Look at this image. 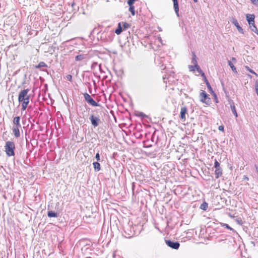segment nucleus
<instances>
[{"label":"nucleus","instance_id":"1","mask_svg":"<svg viewBox=\"0 0 258 258\" xmlns=\"http://www.w3.org/2000/svg\"><path fill=\"white\" fill-rule=\"evenodd\" d=\"M15 148V144L14 142L9 141L6 142L5 149L8 156L10 157L15 155L14 150Z\"/></svg>","mask_w":258,"mask_h":258},{"label":"nucleus","instance_id":"2","mask_svg":"<svg viewBox=\"0 0 258 258\" xmlns=\"http://www.w3.org/2000/svg\"><path fill=\"white\" fill-rule=\"evenodd\" d=\"M89 119L94 128L98 126L101 122L100 117L99 116H95L94 114L90 115Z\"/></svg>","mask_w":258,"mask_h":258},{"label":"nucleus","instance_id":"3","mask_svg":"<svg viewBox=\"0 0 258 258\" xmlns=\"http://www.w3.org/2000/svg\"><path fill=\"white\" fill-rule=\"evenodd\" d=\"M201 101L206 104H209L210 102V98L209 95L204 91H202L200 93Z\"/></svg>","mask_w":258,"mask_h":258},{"label":"nucleus","instance_id":"4","mask_svg":"<svg viewBox=\"0 0 258 258\" xmlns=\"http://www.w3.org/2000/svg\"><path fill=\"white\" fill-rule=\"evenodd\" d=\"M29 91V89H24L22 90L19 94L18 96V101L19 102H21L24 99L26 98L27 97H30L28 95V93Z\"/></svg>","mask_w":258,"mask_h":258},{"label":"nucleus","instance_id":"5","mask_svg":"<svg viewBox=\"0 0 258 258\" xmlns=\"http://www.w3.org/2000/svg\"><path fill=\"white\" fill-rule=\"evenodd\" d=\"M166 244L170 247L174 249H177L180 246V244L177 241H171L169 240H166Z\"/></svg>","mask_w":258,"mask_h":258},{"label":"nucleus","instance_id":"6","mask_svg":"<svg viewBox=\"0 0 258 258\" xmlns=\"http://www.w3.org/2000/svg\"><path fill=\"white\" fill-rule=\"evenodd\" d=\"M124 232L126 234V237H131L134 234V231L132 230V228L130 225L124 227Z\"/></svg>","mask_w":258,"mask_h":258},{"label":"nucleus","instance_id":"7","mask_svg":"<svg viewBox=\"0 0 258 258\" xmlns=\"http://www.w3.org/2000/svg\"><path fill=\"white\" fill-rule=\"evenodd\" d=\"M228 102L233 114L236 117H237L238 116V114L236 110L234 101L231 99H229L228 100Z\"/></svg>","mask_w":258,"mask_h":258},{"label":"nucleus","instance_id":"8","mask_svg":"<svg viewBox=\"0 0 258 258\" xmlns=\"http://www.w3.org/2000/svg\"><path fill=\"white\" fill-rule=\"evenodd\" d=\"M29 98L30 97H27L26 98L24 99V100H23L21 102H22V110L23 111L26 110V108L27 107V106L29 103Z\"/></svg>","mask_w":258,"mask_h":258},{"label":"nucleus","instance_id":"9","mask_svg":"<svg viewBox=\"0 0 258 258\" xmlns=\"http://www.w3.org/2000/svg\"><path fill=\"white\" fill-rule=\"evenodd\" d=\"M255 18V16L254 15H246V19L249 24V26H251V24H253L254 22V20Z\"/></svg>","mask_w":258,"mask_h":258},{"label":"nucleus","instance_id":"10","mask_svg":"<svg viewBox=\"0 0 258 258\" xmlns=\"http://www.w3.org/2000/svg\"><path fill=\"white\" fill-rule=\"evenodd\" d=\"M173 2V7L177 17H179V7L177 0H172Z\"/></svg>","mask_w":258,"mask_h":258},{"label":"nucleus","instance_id":"11","mask_svg":"<svg viewBox=\"0 0 258 258\" xmlns=\"http://www.w3.org/2000/svg\"><path fill=\"white\" fill-rule=\"evenodd\" d=\"M187 112V109L185 107H183L181 108L180 113V117L181 119H185V114Z\"/></svg>","mask_w":258,"mask_h":258},{"label":"nucleus","instance_id":"12","mask_svg":"<svg viewBox=\"0 0 258 258\" xmlns=\"http://www.w3.org/2000/svg\"><path fill=\"white\" fill-rule=\"evenodd\" d=\"M232 23L235 26V27L237 28L238 31L240 33L243 34V30L242 28L240 26V25H239V24L236 20L234 19L232 21Z\"/></svg>","mask_w":258,"mask_h":258},{"label":"nucleus","instance_id":"13","mask_svg":"<svg viewBox=\"0 0 258 258\" xmlns=\"http://www.w3.org/2000/svg\"><path fill=\"white\" fill-rule=\"evenodd\" d=\"M20 127L18 126H14L13 128V132L14 134V136L16 138H19L20 136L19 128Z\"/></svg>","mask_w":258,"mask_h":258},{"label":"nucleus","instance_id":"14","mask_svg":"<svg viewBox=\"0 0 258 258\" xmlns=\"http://www.w3.org/2000/svg\"><path fill=\"white\" fill-rule=\"evenodd\" d=\"M87 55L85 54H80L75 57L76 61H81L87 58Z\"/></svg>","mask_w":258,"mask_h":258},{"label":"nucleus","instance_id":"15","mask_svg":"<svg viewBox=\"0 0 258 258\" xmlns=\"http://www.w3.org/2000/svg\"><path fill=\"white\" fill-rule=\"evenodd\" d=\"M20 116H16L14 118L13 123L15 125L14 126H18V127L21 126V124L20 123Z\"/></svg>","mask_w":258,"mask_h":258},{"label":"nucleus","instance_id":"16","mask_svg":"<svg viewBox=\"0 0 258 258\" xmlns=\"http://www.w3.org/2000/svg\"><path fill=\"white\" fill-rule=\"evenodd\" d=\"M215 177L216 178H219L222 174V170L221 167L216 168L215 171Z\"/></svg>","mask_w":258,"mask_h":258},{"label":"nucleus","instance_id":"17","mask_svg":"<svg viewBox=\"0 0 258 258\" xmlns=\"http://www.w3.org/2000/svg\"><path fill=\"white\" fill-rule=\"evenodd\" d=\"M122 27L121 25V23H119L118 24V26H117V29L115 30V33L116 34L119 35L122 32Z\"/></svg>","mask_w":258,"mask_h":258},{"label":"nucleus","instance_id":"18","mask_svg":"<svg viewBox=\"0 0 258 258\" xmlns=\"http://www.w3.org/2000/svg\"><path fill=\"white\" fill-rule=\"evenodd\" d=\"M191 63L196 66V65H197L198 64V62H197V56L195 54V53L194 52H192V60H191Z\"/></svg>","mask_w":258,"mask_h":258},{"label":"nucleus","instance_id":"19","mask_svg":"<svg viewBox=\"0 0 258 258\" xmlns=\"http://www.w3.org/2000/svg\"><path fill=\"white\" fill-rule=\"evenodd\" d=\"M90 105L93 106H99L100 105L97 103L93 98L91 99L88 102H87Z\"/></svg>","mask_w":258,"mask_h":258},{"label":"nucleus","instance_id":"20","mask_svg":"<svg viewBox=\"0 0 258 258\" xmlns=\"http://www.w3.org/2000/svg\"><path fill=\"white\" fill-rule=\"evenodd\" d=\"M47 68V65L44 62V61H41L40 62L38 65L35 66V68L36 69H41V68Z\"/></svg>","mask_w":258,"mask_h":258},{"label":"nucleus","instance_id":"21","mask_svg":"<svg viewBox=\"0 0 258 258\" xmlns=\"http://www.w3.org/2000/svg\"><path fill=\"white\" fill-rule=\"evenodd\" d=\"M205 82H206V84L207 85V88H208L209 90L210 91V92L211 93H213L215 97H216V95L215 93L214 92V91H213V89H212L209 82H208V81L207 79H206Z\"/></svg>","mask_w":258,"mask_h":258},{"label":"nucleus","instance_id":"22","mask_svg":"<svg viewBox=\"0 0 258 258\" xmlns=\"http://www.w3.org/2000/svg\"><path fill=\"white\" fill-rule=\"evenodd\" d=\"M94 169L97 171L100 170V164L98 162H95L93 163Z\"/></svg>","mask_w":258,"mask_h":258},{"label":"nucleus","instance_id":"23","mask_svg":"<svg viewBox=\"0 0 258 258\" xmlns=\"http://www.w3.org/2000/svg\"><path fill=\"white\" fill-rule=\"evenodd\" d=\"M47 216L49 217H57V214L56 212L52 211H49L47 213Z\"/></svg>","mask_w":258,"mask_h":258},{"label":"nucleus","instance_id":"24","mask_svg":"<svg viewBox=\"0 0 258 258\" xmlns=\"http://www.w3.org/2000/svg\"><path fill=\"white\" fill-rule=\"evenodd\" d=\"M228 65L230 66V67L231 68V70H232V71L235 73H237V71H236V68L234 67V66L233 65V63L230 61V60H228Z\"/></svg>","mask_w":258,"mask_h":258},{"label":"nucleus","instance_id":"25","mask_svg":"<svg viewBox=\"0 0 258 258\" xmlns=\"http://www.w3.org/2000/svg\"><path fill=\"white\" fill-rule=\"evenodd\" d=\"M195 69L199 73L201 74L202 76H205L204 73H203L202 70H201V69L200 68V66L198 64L195 66Z\"/></svg>","mask_w":258,"mask_h":258},{"label":"nucleus","instance_id":"26","mask_svg":"<svg viewBox=\"0 0 258 258\" xmlns=\"http://www.w3.org/2000/svg\"><path fill=\"white\" fill-rule=\"evenodd\" d=\"M84 97L85 100L87 102H88V101H89L92 98L91 97V96L89 94H88L87 93H85V94H84Z\"/></svg>","mask_w":258,"mask_h":258},{"label":"nucleus","instance_id":"27","mask_svg":"<svg viewBox=\"0 0 258 258\" xmlns=\"http://www.w3.org/2000/svg\"><path fill=\"white\" fill-rule=\"evenodd\" d=\"M208 204L206 202H204L201 205L200 208L204 211H206L208 208Z\"/></svg>","mask_w":258,"mask_h":258},{"label":"nucleus","instance_id":"28","mask_svg":"<svg viewBox=\"0 0 258 258\" xmlns=\"http://www.w3.org/2000/svg\"><path fill=\"white\" fill-rule=\"evenodd\" d=\"M122 27L124 30H125L130 27V25L127 23L122 22Z\"/></svg>","mask_w":258,"mask_h":258},{"label":"nucleus","instance_id":"29","mask_svg":"<svg viewBox=\"0 0 258 258\" xmlns=\"http://www.w3.org/2000/svg\"><path fill=\"white\" fill-rule=\"evenodd\" d=\"M129 11L132 13V15L134 16L135 15V8L133 6H130Z\"/></svg>","mask_w":258,"mask_h":258},{"label":"nucleus","instance_id":"30","mask_svg":"<svg viewBox=\"0 0 258 258\" xmlns=\"http://www.w3.org/2000/svg\"><path fill=\"white\" fill-rule=\"evenodd\" d=\"M136 115L142 117H145L147 116V115L142 112H138L136 113Z\"/></svg>","mask_w":258,"mask_h":258},{"label":"nucleus","instance_id":"31","mask_svg":"<svg viewBox=\"0 0 258 258\" xmlns=\"http://www.w3.org/2000/svg\"><path fill=\"white\" fill-rule=\"evenodd\" d=\"M223 227H224L226 228L229 229L233 232L234 231V230L233 228H232L231 227H230L227 224H223Z\"/></svg>","mask_w":258,"mask_h":258},{"label":"nucleus","instance_id":"32","mask_svg":"<svg viewBox=\"0 0 258 258\" xmlns=\"http://www.w3.org/2000/svg\"><path fill=\"white\" fill-rule=\"evenodd\" d=\"M214 167L215 168H220V163L217 161V160L215 159V162H214Z\"/></svg>","mask_w":258,"mask_h":258},{"label":"nucleus","instance_id":"33","mask_svg":"<svg viewBox=\"0 0 258 258\" xmlns=\"http://www.w3.org/2000/svg\"><path fill=\"white\" fill-rule=\"evenodd\" d=\"M136 1V0H128L127 4L129 5V6H133Z\"/></svg>","mask_w":258,"mask_h":258},{"label":"nucleus","instance_id":"34","mask_svg":"<svg viewBox=\"0 0 258 258\" xmlns=\"http://www.w3.org/2000/svg\"><path fill=\"white\" fill-rule=\"evenodd\" d=\"M195 65H194V66L190 65L188 66L189 70L190 72H194L195 71Z\"/></svg>","mask_w":258,"mask_h":258},{"label":"nucleus","instance_id":"35","mask_svg":"<svg viewBox=\"0 0 258 258\" xmlns=\"http://www.w3.org/2000/svg\"><path fill=\"white\" fill-rule=\"evenodd\" d=\"M247 70L251 73L255 75L256 76H257V74L255 73L252 70L249 69L248 67H246Z\"/></svg>","mask_w":258,"mask_h":258},{"label":"nucleus","instance_id":"36","mask_svg":"<svg viewBox=\"0 0 258 258\" xmlns=\"http://www.w3.org/2000/svg\"><path fill=\"white\" fill-rule=\"evenodd\" d=\"M95 158L96 159L97 162L99 161L100 159V154L99 153H96V155H95Z\"/></svg>","mask_w":258,"mask_h":258},{"label":"nucleus","instance_id":"37","mask_svg":"<svg viewBox=\"0 0 258 258\" xmlns=\"http://www.w3.org/2000/svg\"><path fill=\"white\" fill-rule=\"evenodd\" d=\"M66 78L69 81L71 82L72 81V76L71 75H67Z\"/></svg>","mask_w":258,"mask_h":258},{"label":"nucleus","instance_id":"38","mask_svg":"<svg viewBox=\"0 0 258 258\" xmlns=\"http://www.w3.org/2000/svg\"><path fill=\"white\" fill-rule=\"evenodd\" d=\"M250 28L251 31H252L253 32H256V31H257V28H256L255 25H253V27H251Z\"/></svg>","mask_w":258,"mask_h":258},{"label":"nucleus","instance_id":"39","mask_svg":"<svg viewBox=\"0 0 258 258\" xmlns=\"http://www.w3.org/2000/svg\"><path fill=\"white\" fill-rule=\"evenodd\" d=\"M252 3L254 5H258V0H250Z\"/></svg>","mask_w":258,"mask_h":258},{"label":"nucleus","instance_id":"40","mask_svg":"<svg viewBox=\"0 0 258 258\" xmlns=\"http://www.w3.org/2000/svg\"><path fill=\"white\" fill-rule=\"evenodd\" d=\"M224 126L220 125L219 126V127H218V129H219V131L223 132L224 131Z\"/></svg>","mask_w":258,"mask_h":258},{"label":"nucleus","instance_id":"41","mask_svg":"<svg viewBox=\"0 0 258 258\" xmlns=\"http://www.w3.org/2000/svg\"><path fill=\"white\" fill-rule=\"evenodd\" d=\"M97 65V63L96 62H94L92 63V67H95V66H96Z\"/></svg>","mask_w":258,"mask_h":258},{"label":"nucleus","instance_id":"42","mask_svg":"<svg viewBox=\"0 0 258 258\" xmlns=\"http://www.w3.org/2000/svg\"><path fill=\"white\" fill-rule=\"evenodd\" d=\"M232 60L234 61V62H236V59L235 57H232Z\"/></svg>","mask_w":258,"mask_h":258},{"label":"nucleus","instance_id":"43","mask_svg":"<svg viewBox=\"0 0 258 258\" xmlns=\"http://www.w3.org/2000/svg\"><path fill=\"white\" fill-rule=\"evenodd\" d=\"M253 25H254V22H253V24H251V26H249V27H250V28L253 27Z\"/></svg>","mask_w":258,"mask_h":258},{"label":"nucleus","instance_id":"44","mask_svg":"<svg viewBox=\"0 0 258 258\" xmlns=\"http://www.w3.org/2000/svg\"><path fill=\"white\" fill-rule=\"evenodd\" d=\"M193 1H194V2L195 3H197V2H198V0H193Z\"/></svg>","mask_w":258,"mask_h":258},{"label":"nucleus","instance_id":"45","mask_svg":"<svg viewBox=\"0 0 258 258\" xmlns=\"http://www.w3.org/2000/svg\"><path fill=\"white\" fill-rule=\"evenodd\" d=\"M244 179H246V180H248V177H244Z\"/></svg>","mask_w":258,"mask_h":258}]
</instances>
